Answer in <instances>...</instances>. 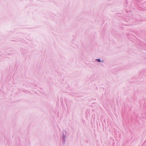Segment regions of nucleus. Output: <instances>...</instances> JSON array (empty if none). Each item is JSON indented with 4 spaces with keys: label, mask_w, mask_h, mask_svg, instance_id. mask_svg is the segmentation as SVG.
Listing matches in <instances>:
<instances>
[{
    "label": "nucleus",
    "mask_w": 146,
    "mask_h": 146,
    "mask_svg": "<svg viewBox=\"0 0 146 146\" xmlns=\"http://www.w3.org/2000/svg\"><path fill=\"white\" fill-rule=\"evenodd\" d=\"M97 60L99 62H100L101 61L100 60V59H98Z\"/></svg>",
    "instance_id": "1"
}]
</instances>
